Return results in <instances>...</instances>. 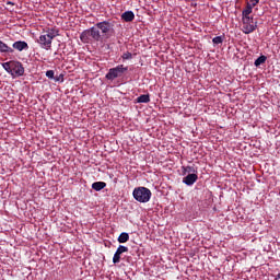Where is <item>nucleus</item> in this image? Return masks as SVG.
I'll return each mask as SVG.
<instances>
[{
  "label": "nucleus",
  "mask_w": 280,
  "mask_h": 280,
  "mask_svg": "<svg viewBox=\"0 0 280 280\" xmlns=\"http://www.w3.org/2000/svg\"><path fill=\"white\" fill-rule=\"evenodd\" d=\"M278 279H280V272L278 273Z\"/></svg>",
  "instance_id": "nucleus-25"
},
{
  "label": "nucleus",
  "mask_w": 280,
  "mask_h": 280,
  "mask_svg": "<svg viewBox=\"0 0 280 280\" xmlns=\"http://www.w3.org/2000/svg\"><path fill=\"white\" fill-rule=\"evenodd\" d=\"M121 19H122V21H125V23H130V22L135 21V12L126 11L121 14Z\"/></svg>",
  "instance_id": "nucleus-10"
},
{
  "label": "nucleus",
  "mask_w": 280,
  "mask_h": 280,
  "mask_svg": "<svg viewBox=\"0 0 280 280\" xmlns=\"http://www.w3.org/2000/svg\"><path fill=\"white\" fill-rule=\"evenodd\" d=\"M198 180V174L190 173L186 177L183 178L184 185H187V187H191Z\"/></svg>",
  "instance_id": "nucleus-8"
},
{
  "label": "nucleus",
  "mask_w": 280,
  "mask_h": 280,
  "mask_svg": "<svg viewBox=\"0 0 280 280\" xmlns=\"http://www.w3.org/2000/svg\"><path fill=\"white\" fill-rule=\"evenodd\" d=\"M13 63H14V61H9V62L2 63V67L7 73H10V74L12 73Z\"/></svg>",
  "instance_id": "nucleus-17"
},
{
  "label": "nucleus",
  "mask_w": 280,
  "mask_h": 280,
  "mask_svg": "<svg viewBox=\"0 0 280 280\" xmlns=\"http://www.w3.org/2000/svg\"><path fill=\"white\" fill-rule=\"evenodd\" d=\"M55 73L54 70H47L46 71V78H48V80H54L56 77H55Z\"/></svg>",
  "instance_id": "nucleus-22"
},
{
  "label": "nucleus",
  "mask_w": 280,
  "mask_h": 280,
  "mask_svg": "<svg viewBox=\"0 0 280 280\" xmlns=\"http://www.w3.org/2000/svg\"><path fill=\"white\" fill-rule=\"evenodd\" d=\"M124 253H128V247L119 245L114 254L113 264H119V261H121V255H124Z\"/></svg>",
  "instance_id": "nucleus-7"
},
{
  "label": "nucleus",
  "mask_w": 280,
  "mask_h": 280,
  "mask_svg": "<svg viewBox=\"0 0 280 280\" xmlns=\"http://www.w3.org/2000/svg\"><path fill=\"white\" fill-rule=\"evenodd\" d=\"M0 54H14V49L0 40Z\"/></svg>",
  "instance_id": "nucleus-11"
},
{
  "label": "nucleus",
  "mask_w": 280,
  "mask_h": 280,
  "mask_svg": "<svg viewBox=\"0 0 280 280\" xmlns=\"http://www.w3.org/2000/svg\"><path fill=\"white\" fill-rule=\"evenodd\" d=\"M12 47L13 49H16V51H27V49H30V45H27V42L25 40L15 42Z\"/></svg>",
  "instance_id": "nucleus-9"
},
{
  "label": "nucleus",
  "mask_w": 280,
  "mask_h": 280,
  "mask_svg": "<svg viewBox=\"0 0 280 280\" xmlns=\"http://www.w3.org/2000/svg\"><path fill=\"white\" fill-rule=\"evenodd\" d=\"M150 102V94H142L139 97H137L138 104H148Z\"/></svg>",
  "instance_id": "nucleus-14"
},
{
  "label": "nucleus",
  "mask_w": 280,
  "mask_h": 280,
  "mask_svg": "<svg viewBox=\"0 0 280 280\" xmlns=\"http://www.w3.org/2000/svg\"><path fill=\"white\" fill-rule=\"evenodd\" d=\"M52 38L48 36L47 34L40 35L37 39L38 45L42 47V49H46V51H49L51 49V43Z\"/></svg>",
  "instance_id": "nucleus-5"
},
{
  "label": "nucleus",
  "mask_w": 280,
  "mask_h": 280,
  "mask_svg": "<svg viewBox=\"0 0 280 280\" xmlns=\"http://www.w3.org/2000/svg\"><path fill=\"white\" fill-rule=\"evenodd\" d=\"M55 82H65V74H59L58 77H55Z\"/></svg>",
  "instance_id": "nucleus-23"
},
{
  "label": "nucleus",
  "mask_w": 280,
  "mask_h": 280,
  "mask_svg": "<svg viewBox=\"0 0 280 280\" xmlns=\"http://www.w3.org/2000/svg\"><path fill=\"white\" fill-rule=\"evenodd\" d=\"M126 71H128V67H124V65H118L115 68L109 69L105 78L106 80H110V82H113V80L121 78V75H124Z\"/></svg>",
  "instance_id": "nucleus-4"
},
{
  "label": "nucleus",
  "mask_w": 280,
  "mask_h": 280,
  "mask_svg": "<svg viewBox=\"0 0 280 280\" xmlns=\"http://www.w3.org/2000/svg\"><path fill=\"white\" fill-rule=\"evenodd\" d=\"M184 174H196V168L194 166H183Z\"/></svg>",
  "instance_id": "nucleus-18"
},
{
  "label": "nucleus",
  "mask_w": 280,
  "mask_h": 280,
  "mask_svg": "<svg viewBox=\"0 0 280 280\" xmlns=\"http://www.w3.org/2000/svg\"><path fill=\"white\" fill-rule=\"evenodd\" d=\"M132 196L137 202H150V198H152V191L143 186L137 187L132 191Z\"/></svg>",
  "instance_id": "nucleus-2"
},
{
  "label": "nucleus",
  "mask_w": 280,
  "mask_h": 280,
  "mask_svg": "<svg viewBox=\"0 0 280 280\" xmlns=\"http://www.w3.org/2000/svg\"><path fill=\"white\" fill-rule=\"evenodd\" d=\"M249 3L253 8H255V5H257V3H259V0H249Z\"/></svg>",
  "instance_id": "nucleus-24"
},
{
  "label": "nucleus",
  "mask_w": 280,
  "mask_h": 280,
  "mask_svg": "<svg viewBox=\"0 0 280 280\" xmlns=\"http://www.w3.org/2000/svg\"><path fill=\"white\" fill-rule=\"evenodd\" d=\"M105 187H106L105 182H95L92 184V189H94V191H102V189H104Z\"/></svg>",
  "instance_id": "nucleus-12"
},
{
  "label": "nucleus",
  "mask_w": 280,
  "mask_h": 280,
  "mask_svg": "<svg viewBox=\"0 0 280 280\" xmlns=\"http://www.w3.org/2000/svg\"><path fill=\"white\" fill-rule=\"evenodd\" d=\"M253 14V7L247 3L246 8L242 11V16H250Z\"/></svg>",
  "instance_id": "nucleus-15"
},
{
  "label": "nucleus",
  "mask_w": 280,
  "mask_h": 280,
  "mask_svg": "<svg viewBox=\"0 0 280 280\" xmlns=\"http://www.w3.org/2000/svg\"><path fill=\"white\" fill-rule=\"evenodd\" d=\"M52 40L58 36V31L56 28H50L46 33Z\"/></svg>",
  "instance_id": "nucleus-19"
},
{
  "label": "nucleus",
  "mask_w": 280,
  "mask_h": 280,
  "mask_svg": "<svg viewBox=\"0 0 280 280\" xmlns=\"http://www.w3.org/2000/svg\"><path fill=\"white\" fill-rule=\"evenodd\" d=\"M213 45H222V43H224V37L223 36H215L212 39Z\"/></svg>",
  "instance_id": "nucleus-20"
},
{
  "label": "nucleus",
  "mask_w": 280,
  "mask_h": 280,
  "mask_svg": "<svg viewBox=\"0 0 280 280\" xmlns=\"http://www.w3.org/2000/svg\"><path fill=\"white\" fill-rule=\"evenodd\" d=\"M23 73H25V68H23V63H21V61H13L11 74L15 78H21Z\"/></svg>",
  "instance_id": "nucleus-6"
},
{
  "label": "nucleus",
  "mask_w": 280,
  "mask_h": 280,
  "mask_svg": "<svg viewBox=\"0 0 280 280\" xmlns=\"http://www.w3.org/2000/svg\"><path fill=\"white\" fill-rule=\"evenodd\" d=\"M122 60H132V52L126 51L121 56Z\"/></svg>",
  "instance_id": "nucleus-21"
},
{
  "label": "nucleus",
  "mask_w": 280,
  "mask_h": 280,
  "mask_svg": "<svg viewBox=\"0 0 280 280\" xmlns=\"http://www.w3.org/2000/svg\"><path fill=\"white\" fill-rule=\"evenodd\" d=\"M129 240H130V234H128L127 232H122L118 236V243L119 244H126V242H128Z\"/></svg>",
  "instance_id": "nucleus-13"
},
{
  "label": "nucleus",
  "mask_w": 280,
  "mask_h": 280,
  "mask_svg": "<svg viewBox=\"0 0 280 280\" xmlns=\"http://www.w3.org/2000/svg\"><path fill=\"white\" fill-rule=\"evenodd\" d=\"M113 27V23L108 21L97 22L94 26L80 34V40L84 44H89L92 40L100 43V40H102V36H106L107 38L113 36L115 33V28Z\"/></svg>",
  "instance_id": "nucleus-1"
},
{
  "label": "nucleus",
  "mask_w": 280,
  "mask_h": 280,
  "mask_svg": "<svg viewBox=\"0 0 280 280\" xmlns=\"http://www.w3.org/2000/svg\"><path fill=\"white\" fill-rule=\"evenodd\" d=\"M266 60H268V57L261 55L260 57H258L255 60L254 65H255V67H260V65H264V62H266Z\"/></svg>",
  "instance_id": "nucleus-16"
},
{
  "label": "nucleus",
  "mask_w": 280,
  "mask_h": 280,
  "mask_svg": "<svg viewBox=\"0 0 280 280\" xmlns=\"http://www.w3.org/2000/svg\"><path fill=\"white\" fill-rule=\"evenodd\" d=\"M243 33L253 34L257 30V22L250 15H242Z\"/></svg>",
  "instance_id": "nucleus-3"
}]
</instances>
